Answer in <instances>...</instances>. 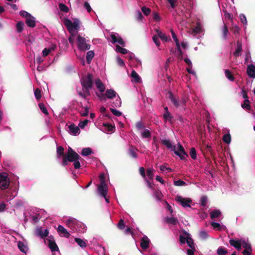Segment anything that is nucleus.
Masks as SVG:
<instances>
[{"instance_id":"bf43d9fd","label":"nucleus","mask_w":255,"mask_h":255,"mask_svg":"<svg viewBox=\"0 0 255 255\" xmlns=\"http://www.w3.org/2000/svg\"><path fill=\"white\" fill-rule=\"evenodd\" d=\"M178 150H177L178 151L182 152L183 154H185L186 157L188 156V154L185 152V151L184 149V147L180 143H178Z\"/></svg>"},{"instance_id":"7ed1b4c3","label":"nucleus","mask_w":255,"mask_h":255,"mask_svg":"<svg viewBox=\"0 0 255 255\" xmlns=\"http://www.w3.org/2000/svg\"><path fill=\"white\" fill-rule=\"evenodd\" d=\"M10 183L7 173L5 172L0 173V189L1 190L8 189Z\"/></svg>"},{"instance_id":"412c9836","label":"nucleus","mask_w":255,"mask_h":255,"mask_svg":"<svg viewBox=\"0 0 255 255\" xmlns=\"http://www.w3.org/2000/svg\"><path fill=\"white\" fill-rule=\"evenodd\" d=\"M169 99L173 104L176 107L178 108L180 106V104L178 100L175 98L173 94L171 92H169Z\"/></svg>"},{"instance_id":"49530a36","label":"nucleus","mask_w":255,"mask_h":255,"mask_svg":"<svg viewBox=\"0 0 255 255\" xmlns=\"http://www.w3.org/2000/svg\"><path fill=\"white\" fill-rule=\"evenodd\" d=\"M116 47L117 50L119 52H120L123 54H125L128 53V50L118 45H117Z\"/></svg>"},{"instance_id":"f8f14e48","label":"nucleus","mask_w":255,"mask_h":255,"mask_svg":"<svg viewBox=\"0 0 255 255\" xmlns=\"http://www.w3.org/2000/svg\"><path fill=\"white\" fill-rule=\"evenodd\" d=\"M149 240L147 236H143L141 240V248L143 250L147 249L149 247Z\"/></svg>"},{"instance_id":"a878e982","label":"nucleus","mask_w":255,"mask_h":255,"mask_svg":"<svg viewBox=\"0 0 255 255\" xmlns=\"http://www.w3.org/2000/svg\"><path fill=\"white\" fill-rule=\"evenodd\" d=\"M103 126L106 128V129L109 132H113L115 130V127L109 123L103 124Z\"/></svg>"},{"instance_id":"5fc2aeb1","label":"nucleus","mask_w":255,"mask_h":255,"mask_svg":"<svg viewBox=\"0 0 255 255\" xmlns=\"http://www.w3.org/2000/svg\"><path fill=\"white\" fill-rule=\"evenodd\" d=\"M207 203V197L206 196H202L201 198V205L203 207L206 206Z\"/></svg>"},{"instance_id":"0e129e2a","label":"nucleus","mask_w":255,"mask_h":255,"mask_svg":"<svg viewBox=\"0 0 255 255\" xmlns=\"http://www.w3.org/2000/svg\"><path fill=\"white\" fill-rule=\"evenodd\" d=\"M110 111L116 116L120 117L122 115V113L116 109L111 108Z\"/></svg>"},{"instance_id":"864d4df0","label":"nucleus","mask_w":255,"mask_h":255,"mask_svg":"<svg viewBox=\"0 0 255 255\" xmlns=\"http://www.w3.org/2000/svg\"><path fill=\"white\" fill-rule=\"evenodd\" d=\"M199 236L203 240H205L209 237L207 232L204 231H201L199 233Z\"/></svg>"},{"instance_id":"20e7f679","label":"nucleus","mask_w":255,"mask_h":255,"mask_svg":"<svg viewBox=\"0 0 255 255\" xmlns=\"http://www.w3.org/2000/svg\"><path fill=\"white\" fill-rule=\"evenodd\" d=\"M77 45L78 48L81 51L88 50L90 49V45L87 43L86 39L80 35L77 38Z\"/></svg>"},{"instance_id":"9d476101","label":"nucleus","mask_w":255,"mask_h":255,"mask_svg":"<svg viewBox=\"0 0 255 255\" xmlns=\"http://www.w3.org/2000/svg\"><path fill=\"white\" fill-rule=\"evenodd\" d=\"M98 190L102 196L105 197L107 194V186L106 184H100L98 187Z\"/></svg>"},{"instance_id":"4be33fe9","label":"nucleus","mask_w":255,"mask_h":255,"mask_svg":"<svg viewBox=\"0 0 255 255\" xmlns=\"http://www.w3.org/2000/svg\"><path fill=\"white\" fill-rule=\"evenodd\" d=\"M106 96L108 99H113L116 97L117 93L113 89H108L106 92Z\"/></svg>"},{"instance_id":"4c0bfd02","label":"nucleus","mask_w":255,"mask_h":255,"mask_svg":"<svg viewBox=\"0 0 255 255\" xmlns=\"http://www.w3.org/2000/svg\"><path fill=\"white\" fill-rule=\"evenodd\" d=\"M131 76L132 78L134 79L135 81L136 82H139L140 80V78L139 76L138 75V74L134 71L132 70L131 73Z\"/></svg>"},{"instance_id":"f03ea898","label":"nucleus","mask_w":255,"mask_h":255,"mask_svg":"<svg viewBox=\"0 0 255 255\" xmlns=\"http://www.w3.org/2000/svg\"><path fill=\"white\" fill-rule=\"evenodd\" d=\"M64 24L70 33L73 32L74 29L78 30L80 28V21L77 18H74L73 22L67 18H65Z\"/></svg>"},{"instance_id":"4468645a","label":"nucleus","mask_w":255,"mask_h":255,"mask_svg":"<svg viewBox=\"0 0 255 255\" xmlns=\"http://www.w3.org/2000/svg\"><path fill=\"white\" fill-rule=\"evenodd\" d=\"M68 128L69 129V132L73 135L79 134L80 132L79 127L76 126L74 124L70 125L68 127Z\"/></svg>"},{"instance_id":"a18cd8bd","label":"nucleus","mask_w":255,"mask_h":255,"mask_svg":"<svg viewBox=\"0 0 255 255\" xmlns=\"http://www.w3.org/2000/svg\"><path fill=\"white\" fill-rule=\"evenodd\" d=\"M186 243L188 244V246L190 248H191V249L195 248L193 240L190 237H188L187 238V242Z\"/></svg>"},{"instance_id":"bb28decb","label":"nucleus","mask_w":255,"mask_h":255,"mask_svg":"<svg viewBox=\"0 0 255 255\" xmlns=\"http://www.w3.org/2000/svg\"><path fill=\"white\" fill-rule=\"evenodd\" d=\"M156 32L157 33V36H158V38H160L162 40L164 41H167L168 40V37L161 31L159 30H156Z\"/></svg>"},{"instance_id":"b1692460","label":"nucleus","mask_w":255,"mask_h":255,"mask_svg":"<svg viewBox=\"0 0 255 255\" xmlns=\"http://www.w3.org/2000/svg\"><path fill=\"white\" fill-rule=\"evenodd\" d=\"M237 48L236 49V51L234 53V54L235 56L238 57L240 55V53L242 51V45L241 42H240L239 41H237Z\"/></svg>"},{"instance_id":"6ab92c4d","label":"nucleus","mask_w":255,"mask_h":255,"mask_svg":"<svg viewBox=\"0 0 255 255\" xmlns=\"http://www.w3.org/2000/svg\"><path fill=\"white\" fill-rule=\"evenodd\" d=\"M162 144L165 145L167 148L171 149V150L174 151L176 149V146L173 145L170 140L163 139L161 140Z\"/></svg>"},{"instance_id":"1a4fd4ad","label":"nucleus","mask_w":255,"mask_h":255,"mask_svg":"<svg viewBox=\"0 0 255 255\" xmlns=\"http://www.w3.org/2000/svg\"><path fill=\"white\" fill-rule=\"evenodd\" d=\"M49 232L47 230H43L41 227H37L35 230V235L44 239L48 235Z\"/></svg>"},{"instance_id":"72a5a7b5","label":"nucleus","mask_w":255,"mask_h":255,"mask_svg":"<svg viewBox=\"0 0 255 255\" xmlns=\"http://www.w3.org/2000/svg\"><path fill=\"white\" fill-rule=\"evenodd\" d=\"M75 241L81 248H85L87 246L86 242L80 238H75Z\"/></svg>"},{"instance_id":"393cba45","label":"nucleus","mask_w":255,"mask_h":255,"mask_svg":"<svg viewBox=\"0 0 255 255\" xmlns=\"http://www.w3.org/2000/svg\"><path fill=\"white\" fill-rule=\"evenodd\" d=\"M163 117L165 121H168L171 123H173V117L171 115L170 112H165L163 115Z\"/></svg>"},{"instance_id":"f257e3e1","label":"nucleus","mask_w":255,"mask_h":255,"mask_svg":"<svg viewBox=\"0 0 255 255\" xmlns=\"http://www.w3.org/2000/svg\"><path fill=\"white\" fill-rule=\"evenodd\" d=\"M81 157L71 147H69L67 152L64 156L62 160V165L65 166L67 165L68 162H72L77 159H81Z\"/></svg>"},{"instance_id":"4d7b16f0","label":"nucleus","mask_w":255,"mask_h":255,"mask_svg":"<svg viewBox=\"0 0 255 255\" xmlns=\"http://www.w3.org/2000/svg\"><path fill=\"white\" fill-rule=\"evenodd\" d=\"M174 184L177 186H182L186 185V183L181 180L174 181Z\"/></svg>"},{"instance_id":"9b49d317","label":"nucleus","mask_w":255,"mask_h":255,"mask_svg":"<svg viewBox=\"0 0 255 255\" xmlns=\"http://www.w3.org/2000/svg\"><path fill=\"white\" fill-rule=\"evenodd\" d=\"M230 244L236 248L238 250H240L242 247V241L240 240L231 239L229 241Z\"/></svg>"},{"instance_id":"c85d7f7f","label":"nucleus","mask_w":255,"mask_h":255,"mask_svg":"<svg viewBox=\"0 0 255 255\" xmlns=\"http://www.w3.org/2000/svg\"><path fill=\"white\" fill-rule=\"evenodd\" d=\"M17 246L19 250L24 253H25L27 251V247L25 245V244L19 241L17 243Z\"/></svg>"},{"instance_id":"774afa93","label":"nucleus","mask_w":255,"mask_h":255,"mask_svg":"<svg viewBox=\"0 0 255 255\" xmlns=\"http://www.w3.org/2000/svg\"><path fill=\"white\" fill-rule=\"evenodd\" d=\"M139 172L140 175L144 178V180L145 179H146L145 173V169H144V167H140L139 169Z\"/></svg>"},{"instance_id":"de8ad7c7","label":"nucleus","mask_w":255,"mask_h":255,"mask_svg":"<svg viewBox=\"0 0 255 255\" xmlns=\"http://www.w3.org/2000/svg\"><path fill=\"white\" fill-rule=\"evenodd\" d=\"M59 8L61 11L67 12L68 11V7L64 4L60 3L59 4Z\"/></svg>"},{"instance_id":"2f4dec72","label":"nucleus","mask_w":255,"mask_h":255,"mask_svg":"<svg viewBox=\"0 0 255 255\" xmlns=\"http://www.w3.org/2000/svg\"><path fill=\"white\" fill-rule=\"evenodd\" d=\"M64 150V148L61 146H59L57 147V154L58 158L62 156L63 158L64 156H65Z\"/></svg>"},{"instance_id":"6e6d98bb","label":"nucleus","mask_w":255,"mask_h":255,"mask_svg":"<svg viewBox=\"0 0 255 255\" xmlns=\"http://www.w3.org/2000/svg\"><path fill=\"white\" fill-rule=\"evenodd\" d=\"M171 34L173 39L174 40L176 46H178L180 45L179 41L176 36V35L175 33L174 32V31L172 29L171 30Z\"/></svg>"},{"instance_id":"c756f323","label":"nucleus","mask_w":255,"mask_h":255,"mask_svg":"<svg viewBox=\"0 0 255 255\" xmlns=\"http://www.w3.org/2000/svg\"><path fill=\"white\" fill-rule=\"evenodd\" d=\"M218 255H226L228 254V250L223 247H220L217 251Z\"/></svg>"},{"instance_id":"3c124183","label":"nucleus","mask_w":255,"mask_h":255,"mask_svg":"<svg viewBox=\"0 0 255 255\" xmlns=\"http://www.w3.org/2000/svg\"><path fill=\"white\" fill-rule=\"evenodd\" d=\"M190 155L192 159H196L197 158L196 151L194 147L190 149Z\"/></svg>"},{"instance_id":"8fccbe9b","label":"nucleus","mask_w":255,"mask_h":255,"mask_svg":"<svg viewBox=\"0 0 255 255\" xmlns=\"http://www.w3.org/2000/svg\"><path fill=\"white\" fill-rule=\"evenodd\" d=\"M141 10L142 12L144 13V14L146 16L148 15L151 12V9L149 8L144 6L141 7Z\"/></svg>"},{"instance_id":"ea45409f","label":"nucleus","mask_w":255,"mask_h":255,"mask_svg":"<svg viewBox=\"0 0 255 255\" xmlns=\"http://www.w3.org/2000/svg\"><path fill=\"white\" fill-rule=\"evenodd\" d=\"M24 23L21 21H18L16 24V30L18 32H21L23 29Z\"/></svg>"},{"instance_id":"e433bc0d","label":"nucleus","mask_w":255,"mask_h":255,"mask_svg":"<svg viewBox=\"0 0 255 255\" xmlns=\"http://www.w3.org/2000/svg\"><path fill=\"white\" fill-rule=\"evenodd\" d=\"M250 102L248 99L245 100L244 103L242 104V108L250 110L251 109Z\"/></svg>"},{"instance_id":"c03bdc74","label":"nucleus","mask_w":255,"mask_h":255,"mask_svg":"<svg viewBox=\"0 0 255 255\" xmlns=\"http://www.w3.org/2000/svg\"><path fill=\"white\" fill-rule=\"evenodd\" d=\"M38 106L42 112L46 115H48V112L43 103H39Z\"/></svg>"},{"instance_id":"5701e85b","label":"nucleus","mask_w":255,"mask_h":255,"mask_svg":"<svg viewBox=\"0 0 255 255\" xmlns=\"http://www.w3.org/2000/svg\"><path fill=\"white\" fill-rule=\"evenodd\" d=\"M221 216V212L219 210H214L210 214L211 218L212 220H214L216 218H218Z\"/></svg>"},{"instance_id":"423d86ee","label":"nucleus","mask_w":255,"mask_h":255,"mask_svg":"<svg viewBox=\"0 0 255 255\" xmlns=\"http://www.w3.org/2000/svg\"><path fill=\"white\" fill-rule=\"evenodd\" d=\"M176 201L180 203L183 207H190V204L192 202V200L190 198H184L179 195L177 196Z\"/></svg>"},{"instance_id":"69168bd1","label":"nucleus","mask_w":255,"mask_h":255,"mask_svg":"<svg viewBox=\"0 0 255 255\" xmlns=\"http://www.w3.org/2000/svg\"><path fill=\"white\" fill-rule=\"evenodd\" d=\"M89 121L88 120H85L83 121L80 122L79 124V127L81 128H84L88 124Z\"/></svg>"},{"instance_id":"39448f33","label":"nucleus","mask_w":255,"mask_h":255,"mask_svg":"<svg viewBox=\"0 0 255 255\" xmlns=\"http://www.w3.org/2000/svg\"><path fill=\"white\" fill-rule=\"evenodd\" d=\"M93 76L91 73H88L85 77L82 78L81 85L82 88H92L93 84Z\"/></svg>"},{"instance_id":"f704fd0d","label":"nucleus","mask_w":255,"mask_h":255,"mask_svg":"<svg viewBox=\"0 0 255 255\" xmlns=\"http://www.w3.org/2000/svg\"><path fill=\"white\" fill-rule=\"evenodd\" d=\"M141 135L142 138H146L150 137L151 136V133L148 129H145L141 132Z\"/></svg>"},{"instance_id":"f3484780","label":"nucleus","mask_w":255,"mask_h":255,"mask_svg":"<svg viewBox=\"0 0 255 255\" xmlns=\"http://www.w3.org/2000/svg\"><path fill=\"white\" fill-rule=\"evenodd\" d=\"M48 246L52 252L58 251L59 248L54 241L48 240Z\"/></svg>"},{"instance_id":"2eb2a0df","label":"nucleus","mask_w":255,"mask_h":255,"mask_svg":"<svg viewBox=\"0 0 255 255\" xmlns=\"http://www.w3.org/2000/svg\"><path fill=\"white\" fill-rule=\"evenodd\" d=\"M25 23L27 24V25L30 27H34L35 26V18L32 16L31 15L29 16L28 17H27L25 19Z\"/></svg>"},{"instance_id":"09e8293b","label":"nucleus","mask_w":255,"mask_h":255,"mask_svg":"<svg viewBox=\"0 0 255 255\" xmlns=\"http://www.w3.org/2000/svg\"><path fill=\"white\" fill-rule=\"evenodd\" d=\"M229 32V30L226 24H224V27L223 30V38L224 39H226L227 38V34Z\"/></svg>"},{"instance_id":"6e6552de","label":"nucleus","mask_w":255,"mask_h":255,"mask_svg":"<svg viewBox=\"0 0 255 255\" xmlns=\"http://www.w3.org/2000/svg\"><path fill=\"white\" fill-rule=\"evenodd\" d=\"M57 231L60 237H64L66 238H69L70 237V233L62 225H59L58 226Z\"/></svg>"},{"instance_id":"0eeeda50","label":"nucleus","mask_w":255,"mask_h":255,"mask_svg":"<svg viewBox=\"0 0 255 255\" xmlns=\"http://www.w3.org/2000/svg\"><path fill=\"white\" fill-rule=\"evenodd\" d=\"M118 34L116 33H112L110 36L111 37V42L113 44L118 43L120 45L124 46L125 45V42L124 41L123 38L121 37H118Z\"/></svg>"},{"instance_id":"c9c22d12","label":"nucleus","mask_w":255,"mask_h":255,"mask_svg":"<svg viewBox=\"0 0 255 255\" xmlns=\"http://www.w3.org/2000/svg\"><path fill=\"white\" fill-rule=\"evenodd\" d=\"M226 77L230 81H233L235 80V78L231 71L229 70H226L225 71Z\"/></svg>"},{"instance_id":"aec40b11","label":"nucleus","mask_w":255,"mask_h":255,"mask_svg":"<svg viewBox=\"0 0 255 255\" xmlns=\"http://www.w3.org/2000/svg\"><path fill=\"white\" fill-rule=\"evenodd\" d=\"M165 221L166 223L168 224H171L173 225H176L178 224V220L177 218L175 217H167L165 219Z\"/></svg>"},{"instance_id":"e2e57ef3","label":"nucleus","mask_w":255,"mask_h":255,"mask_svg":"<svg viewBox=\"0 0 255 255\" xmlns=\"http://www.w3.org/2000/svg\"><path fill=\"white\" fill-rule=\"evenodd\" d=\"M97 96L99 97L100 100L102 101H106V99L107 98L106 94H104L103 93L101 94L96 93Z\"/></svg>"},{"instance_id":"338daca9","label":"nucleus","mask_w":255,"mask_h":255,"mask_svg":"<svg viewBox=\"0 0 255 255\" xmlns=\"http://www.w3.org/2000/svg\"><path fill=\"white\" fill-rule=\"evenodd\" d=\"M154 195L158 200H160L161 199L162 195L160 192L158 191H155L154 192Z\"/></svg>"},{"instance_id":"603ef678","label":"nucleus","mask_w":255,"mask_h":255,"mask_svg":"<svg viewBox=\"0 0 255 255\" xmlns=\"http://www.w3.org/2000/svg\"><path fill=\"white\" fill-rule=\"evenodd\" d=\"M34 95L36 99L39 100L41 97V90L38 88L34 90Z\"/></svg>"},{"instance_id":"58836bf2","label":"nucleus","mask_w":255,"mask_h":255,"mask_svg":"<svg viewBox=\"0 0 255 255\" xmlns=\"http://www.w3.org/2000/svg\"><path fill=\"white\" fill-rule=\"evenodd\" d=\"M242 246H243V247L245 249V250L252 251V248L251 244H249L248 243H247L245 241H242Z\"/></svg>"},{"instance_id":"ddd939ff","label":"nucleus","mask_w":255,"mask_h":255,"mask_svg":"<svg viewBox=\"0 0 255 255\" xmlns=\"http://www.w3.org/2000/svg\"><path fill=\"white\" fill-rule=\"evenodd\" d=\"M247 73L248 76L253 78H255V66L253 64H251L248 66Z\"/></svg>"},{"instance_id":"79ce46f5","label":"nucleus","mask_w":255,"mask_h":255,"mask_svg":"<svg viewBox=\"0 0 255 255\" xmlns=\"http://www.w3.org/2000/svg\"><path fill=\"white\" fill-rule=\"evenodd\" d=\"M154 170L152 168H148L146 170L147 175L150 179H152L154 177Z\"/></svg>"},{"instance_id":"a19ab883","label":"nucleus","mask_w":255,"mask_h":255,"mask_svg":"<svg viewBox=\"0 0 255 255\" xmlns=\"http://www.w3.org/2000/svg\"><path fill=\"white\" fill-rule=\"evenodd\" d=\"M135 128L137 130H141L144 129L145 126L141 121H138L136 123L135 125Z\"/></svg>"},{"instance_id":"cd10ccee","label":"nucleus","mask_w":255,"mask_h":255,"mask_svg":"<svg viewBox=\"0 0 255 255\" xmlns=\"http://www.w3.org/2000/svg\"><path fill=\"white\" fill-rule=\"evenodd\" d=\"M128 153L129 156L134 158H136L137 157V154L133 149V147L132 145H130L128 151Z\"/></svg>"},{"instance_id":"680f3d73","label":"nucleus","mask_w":255,"mask_h":255,"mask_svg":"<svg viewBox=\"0 0 255 255\" xmlns=\"http://www.w3.org/2000/svg\"><path fill=\"white\" fill-rule=\"evenodd\" d=\"M92 88H82V90L83 91V93L85 94V98L84 99H86L87 96H90V90Z\"/></svg>"},{"instance_id":"473e14b6","label":"nucleus","mask_w":255,"mask_h":255,"mask_svg":"<svg viewBox=\"0 0 255 255\" xmlns=\"http://www.w3.org/2000/svg\"><path fill=\"white\" fill-rule=\"evenodd\" d=\"M94 56V52L93 51H89L87 53L86 60L88 63H90Z\"/></svg>"},{"instance_id":"052dcab7","label":"nucleus","mask_w":255,"mask_h":255,"mask_svg":"<svg viewBox=\"0 0 255 255\" xmlns=\"http://www.w3.org/2000/svg\"><path fill=\"white\" fill-rule=\"evenodd\" d=\"M174 153L179 156L181 160H184L186 158V155L183 154L182 152L178 151L176 150H174Z\"/></svg>"},{"instance_id":"dca6fc26","label":"nucleus","mask_w":255,"mask_h":255,"mask_svg":"<svg viewBox=\"0 0 255 255\" xmlns=\"http://www.w3.org/2000/svg\"><path fill=\"white\" fill-rule=\"evenodd\" d=\"M77 222L78 221L75 218L69 217L68 220L66 221V225L68 227L73 229L77 224Z\"/></svg>"},{"instance_id":"13d9d810","label":"nucleus","mask_w":255,"mask_h":255,"mask_svg":"<svg viewBox=\"0 0 255 255\" xmlns=\"http://www.w3.org/2000/svg\"><path fill=\"white\" fill-rule=\"evenodd\" d=\"M125 224L124 221L123 219H121L118 224V227L120 230H123L125 227Z\"/></svg>"},{"instance_id":"37998d69","label":"nucleus","mask_w":255,"mask_h":255,"mask_svg":"<svg viewBox=\"0 0 255 255\" xmlns=\"http://www.w3.org/2000/svg\"><path fill=\"white\" fill-rule=\"evenodd\" d=\"M223 141L229 144L231 142V136L230 134H226L223 136Z\"/></svg>"},{"instance_id":"a211bd4d","label":"nucleus","mask_w":255,"mask_h":255,"mask_svg":"<svg viewBox=\"0 0 255 255\" xmlns=\"http://www.w3.org/2000/svg\"><path fill=\"white\" fill-rule=\"evenodd\" d=\"M95 84L97 88L99 89V91L101 93H103L104 92L105 90V86L104 84L102 83V82L99 79H96Z\"/></svg>"},{"instance_id":"7c9ffc66","label":"nucleus","mask_w":255,"mask_h":255,"mask_svg":"<svg viewBox=\"0 0 255 255\" xmlns=\"http://www.w3.org/2000/svg\"><path fill=\"white\" fill-rule=\"evenodd\" d=\"M92 153V150L90 147L84 148L81 151V154L83 156H88Z\"/></svg>"}]
</instances>
